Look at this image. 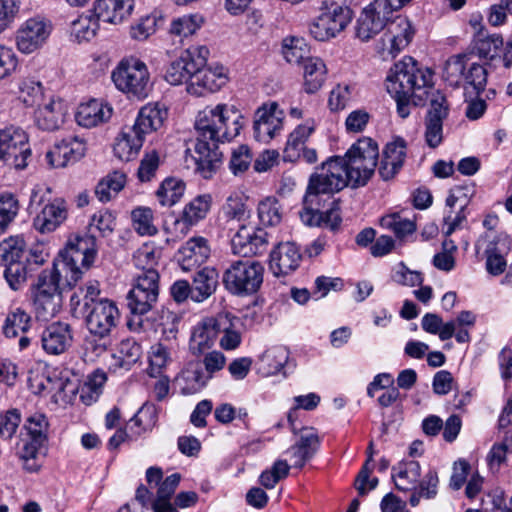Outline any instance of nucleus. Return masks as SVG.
Returning <instances> with one entry per match:
<instances>
[{
	"instance_id": "obj_58",
	"label": "nucleus",
	"mask_w": 512,
	"mask_h": 512,
	"mask_svg": "<svg viewBox=\"0 0 512 512\" xmlns=\"http://www.w3.org/2000/svg\"><path fill=\"white\" fill-rule=\"evenodd\" d=\"M160 156L156 150L146 152L138 168V178L141 182H148L155 176L159 168Z\"/></svg>"
},
{
	"instance_id": "obj_2",
	"label": "nucleus",
	"mask_w": 512,
	"mask_h": 512,
	"mask_svg": "<svg viewBox=\"0 0 512 512\" xmlns=\"http://www.w3.org/2000/svg\"><path fill=\"white\" fill-rule=\"evenodd\" d=\"M97 255L96 237L92 234L76 236L69 240L65 249L59 253L51 269L43 270L37 283L32 287L33 307L37 319L48 321L61 309L62 294L60 278L66 273V285L73 287L81 279L84 270H88Z\"/></svg>"
},
{
	"instance_id": "obj_28",
	"label": "nucleus",
	"mask_w": 512,
	"mask_h": 512,
	"mask_svg": "<svg viewBox=\"0 0 512 512\" xmlns=\"http://www.w3.org/2000/svg\"><path fill=\"white\" fill-rule=\"evenodd\" d=\"M72 334L70 325L54 322L47 326L41 335L43 349L52 355H59L71 345Z\"/></svg>"
},
{
	"instance_id": "obj_19",
	"label": "nucleus",
	"mask_w": 512,
	"mask_h": 512,
	"mask_svg": "<svg viewBox=\"0 0 512 512\" xmlns=\"http://www.w3.org/2000/svg\"><path fill=\"white\" fill-rule=\"evenodd\" d=\"M227 81L223 66L202 67L192 74L191 82L187 84V92L200 97L207 93L218 91Z\"/></svg>"
},
{
	"instance_id": "obj_5",
	"label": "nucleus",
	"mask_w": 512,
	"mask_h": 512,
	"mask_svg": "<svg viewBox=\"0 0 512 512\" xmlns=\"http://www.w3.org/2000/svg\"><path fill=\"white\" fill-rule=\"evenodd\" d=\"M166 117L167 111L157 104L142 107L134 125L123 130L116 138L113 147L115 156L122 161L132 160L141 149L145 135L161 128Z\"/></svg>"
},
{
	"instance_id": "obj_11",
	"label": "nucleus",
	"mask_w": 512,
	"mask_h": 512,
	"mask_svg": "<svg viewBox=\"0 0 512 512\" xmlns=\"http://www.w3.org/2000/svg\"><path fill=\"white\" fill-rule=\"evenodd\" d=\"M26 434H22L23 445L19 450V456L24 461V467L29 472H36L39 465L35 459L45 448L48 441L49 422L41 413H35L28 417L23 425Z\"/></svg>"
},
{
	"instance_id": "obj_60",
	"label": "nucleus",
	"mask_w": 512,
	"mask_h": 512,
	"mask_svg": "<svg viewBox=\"0 0 512 512\" xmlns=\"http://www.w3.org/2000/svg\"><path fill=\"white\" fill-rule=\"evenodd\" d=\"M184 380L186 385L181 388V392L184 395H190L205 387L210 380V376H207L201 369H195L187 371Z\"/></svg>"
},
{
	"instance_id": "obj_26",
	"label": "nucleus",
	"mask_w": 512,
	"mask_h": 512,
	"mask_svg": "<svg viewBox=\"0 0 512 512\" xmlns=\"http://www.w3.org/2000/svg\"><path fill=\"white\" fill-rule=\"evenodd\" d=\"M320 207L314 206L310 209L303 206L300 212L302 222L308 226L326 227L331 231H338L342 223L339 200L333 199L331 206L325 212L320 211Z\"/></svg>"
},
{
	"instance_id": "obj_40",
	"label": "nucleus",
	"mask_w": 512,
	"mask_h": 512,
	"mask_svg": "<svg viewBox=\"0 0 512 512\" xmlns=\"http://www.w3.org/2000/svg\"><path fill=\"white\" fill-rule=\"evenodd\" d=\"M212 197L209 194L199 195L191 200L183 209L181 221L186 226H193L204 219L210 210Z\"/></svg>"
},
{
	"instance_id": "obj_29",
	"label": "nucleus",
	"mask_w": 512,
	"mask_h": 512,
	"mask_svg": "<svg viewBox=\"0 0 512 512\" xmlns=\"http://www.w3.org/2000/svg\"><path fill=\"white\" fill-rule=\"evenodd\" d=\"M134 0H96L94 13L99 21L120 24L130 16Z\"/></svg>"
},
{
	"instance_id": "obj_50",
	"label": "nucleus",
	"mask_w": 512,
	"mask_h": 512,
	"mask_svg": "<svg viewBox=\"0 0 512 512\" xmlns=\"http://www.w3.org/2000/svg\"><path fill=\"white\" fill-rule=\"evenodd\" d=\"M164 18L160 12H153L150 15L142 17L140 21L131 27V36L136 40H146L155 33L156 29L162 25Z\"/></svg>"
},
{
	"instance_id": "obj_44",
	"label": "nucleus",
	"mask_w": 512,
	"mask_h": 512,
	"mask_svg": "<svg viewBox=\"0 0 512 512\" xmlns=\"http://www.w3.org/2000/svg\"><path fill=\"white\" fill-rule=\"evenodd\" d=\"M30 327V315L22 308H16L7 314L2 329L7 338H16L26 333Z\"/></svg>"
},
{
	"instance_id": "obj_55",
	"label": "nucleus",
	"mask_w": 512,
	"mask_h": 512,
	"mask_svg": "<svg viewBox=\"0 0 512 512\" xmlns=\"http://www.w3.org/2000/svg\"><path fill=\"white\" fill-rule=\"evenodd\" d=\"M202 23L203 18L198 14L184 15L171 23L170 32L174 35L187 37L194 34Z\"/></svg>"
},
{
	"instance_id": "obj_24",
	"label": "nucleus",
	"mask_w": 512,
	"mask_h": 512,
	"mask_svg": "<svg viewBox=\"0 0 512 512\" xmlns=\"http://www.w3.org/2000/svg\"><path fill=\"white\" fill-rule=\"evenodd\" d=\"M406 149V141L399 136L385 145L378 168V173L384 181L394 178L401 170L406 158Z\"/></svg>"
},
{
	"instance_id": "obj_17",
	"label": "nucleus",
	"mask_w": 512,
	"mask_h": 512,
	"mask_svg": "<svg viewBox=\"0 0 512 512\" xmlns=\"http://www.w3.org/2000/svg\"><path fill=\"white\" fill-rule=\"evenodd\" d=\"M284 112L276 102L265 103L254 115V137L259 142L267 143L283 128Z\"/></svg>"
},
{
	"instance_id": "obj_31",
	"label": "nucleus",
	"mask_w": 512,
	"mask_h": 512,
	"mask_svg": "<svg viewBox=\"0 0 512 512\" xmlns=\"http://www.w3.org/2000/svg\"><path fill=\"white\" fill-rule=\"evenodd\" d=\"M67 218V208L63 200H55L45 205L34 218L33 226L41 233L55 231Z\"/></svg>"
},
{
	"instance_id": "obj_25",
	"label": "nucleus",
	"mask_w": 512,
	"mask_h": 512,
	"mask_svg": "<svg viewBox=\"0 0 512 512\" xmlns=\"http://www.w3.org/2000/svg\"><path fill=\"white\" fill-rule=\"evenodd\" d=\"M320 443V437L314 428H302L298 440L286 451L290 455L293 467L303 468L317 453Z\"/></svg>"
},
{
	"instance_id": "obj_61",
	"label": "nucleus",
	"mask_w": 512,
	"mask_h": 512,
	"mask_svg": "<svg viewBox=\"0 0 512 512\" xmlns=\"http://www.w3.org/2000/svg\"><path fill=\"white\" fill-rule=\"evenodd\" d=\"M252 161L251 152L246 145H240L232 152L229 168L234 175L245 172Z\"/></svg>"
},
{
	"instance_id": "obj_9",
	"label": "nucleus",
	"mask_w": 512,
	"mask_h": 512,
	"mask_svg": "<svg viewBox=\"0 0 512 512\" xmlns=\"http://www.w3.org/2000/svg\"><path fill=\"white\" fill-rule=\"evenodd\" d=\"M353 0H329L323 3L321 13L310 24L314 39L326 41L344 30L353 17L350 5Z\"/></svg>"
},
{
	"instance_id": "obj_63",
	"label": "nucleus",
	"mask_w": 512,
	"mask_h": 512,
	"mask_svg": "<svg viewBox=\"0 0 512 512\" xmlns=\"http://www.w3.org/2000/svg\"><path fill=\"white\" fill-rule=\"evenodd\" d=\"M470 55L462 53L451 56L445 63L444 73L447 79L464 77Z\"/></svg>"
},
{
	"instance_id": "obj_46",
	"label": "nucleus",
	"mask_w": 512,
	"mask_h": 512,
	"mask_svg": "<svg viewBox=\"0 0 512 512\" xmlns=\"http://www.w3.org/2000/svg\"><path fill=\"white\" fill-rule=\"evenodd\" d=\"M282 55L290 64L304 63L309 56V48L303 38L290 36L282 40Z\"/></svg>"
},
{
	"instance_id": "obj_8",
	"label": "nucleus",
	"mask_w": 512,
	"mask_h": 512,
	"mask_svg": "<svg viewBox=\"0 0 512 512\" xmlns=\"http://www.w3.org/2000/svg\"><path fill=\"white\" fill-rule=\"evenodd\" d=\"M264 271V266L259 261L236 260L223 271L222 284L231 295L252 296L263 284Z\"/></svg>"
},
{
	"instance_id": "obj_27",
	"label": "nucleus",
	"mask_w": 512,
	"mask_h": 512,
	"mask_svg": "<svg viewBox=\"0 0 512 512\" xmlns=\"http://www.w3.org/2000/svg\"><path fill=\"white\" fill-rule=\"evenodd\" d=\"M386 27L385 37L390 43L389 53L395 57L412 41L415 29L409 19L401 15L391 18Z\"/></svg>"
},
{
	"instance_id": "obj_43",
	"label": "nucleus",
	"mask_w": 512,
	"mask_h": 512,
	"mask_svg": "<svg viewBox=\"0 0 512 512\" xmlns=\"http://www.w3.org/2000/svg\"><path fill=\"white\" fill-rule=\"evenodd\" d=\"M125 183L126 175L120 171H113L99 181L95 195L101 202H108L124 188Z\"/></svg>"
},
{
	"instance_id": "obj_18",
	"label": "nucleus",
	"mask_w": 512,
	"mask_h": 512,
	"mask_svg": "<svg viewBox=\"0 0 512 512\" xmlns=\"http://www.w3.org/2000/svg\"><path fill=\"white\" fill-rule=\"evenodd\" d=\"M233 253L245 258L261 255L267 250L268 233L263 228L254 230L241 225L231 240Z\"/></svg>"
},
{
	"instance_id": "obj_39",
	"label": "nucleus",
	"mask_w": 512,
	"mask_h": 512,
	"mask_svg": "<svg viewBox=\"0 0 512 512\" xmlns=\"http://www.w3.org/2000/svg\"><path fill=\"white\" fill-rule=\"evenodd\" d=\"M487 70L480 64L472 63L464 74L465 99L479 96L487 84Z\"/></svg>"
},
{
	"instance_id": "obj_1",
	"label": "nucleus",
	"mask_w": 512,
	"mask_h": 512,
	"mask_svg": "<svg viewBox=\"0 0 512 512\" xmlns=\"http://www.w3.org/2000/svg\"><path fill=\"white\" fill-rule=\"evenodd\" d=\"M434 72L405 56L391 67L386 78V89L396 102L398 115L405 119L412 107L429 104L425 115V141L430 148L443 140V122L449 116L450 105L446 96L433 89Z\"/></svg>"
},
{
	"instance_id": "obj_37",
	"label": "nucleus",
	"mask_w": 512,
	"mask_h": 512,
	"mask_svg": "<svg viewBox=\"0 0 512 512\" xmlns=\"http://www.w3.org/2000/svg\"><path fill=\"white\" fill-rule=\"evenodd\" d=\"M421 475V467L417 461L399 463L392 468V479L399 491H413L417 489V483Z\"/></svg>"
},
{
	"instance_id": "obj_49",
	"label": "nucleus",
	"mask_w": 512,
	"mask_h": 512,
	"mask_svg": "<svg viewBox=\"0 0 512 512\" xmlns=\"http://www.w3.org/2000/svg\"><path fill=\"white\" fill-rule=\"evenodd\" d=\"M185 183L176 178H166L156 191V197L162 206H172L183 196Z\"/></svg>"
},
{
	"instance_id": "obj_16",
	"label": "nucleus",
	"mask_w": 512,
	"mask_h": 512,
	"mask_svg": "<svg viewBox=\"0 0 512 512\" xmlns=\"http://www.w3.org/2000/svg\"><path fill=\"white\" fill-rule=\"evenodd\" d=\"M232 326L227 315L218 314L216 317H207L200 321L192 331L190 350L193 354H202L210 349L222 330Z\"/></svg>"
},
{
	"instance_id": "obj_47",
	"label": "nucleus",
	"mask_w": 512,
	"mask_h": 512,
	"mask_svg": "<svg viewBox=\"0 0 512 512\" xmlns=\"http://www.w3.org/2000/svg\"><path fill=\"white\" fill-rule=\"evenodd\" d=\"M382 228L390 230L396 238L404 239L406 236L413 234L417 225L414 220L402 217L399 213H391L380 219Z\"/></svg>"
},
{
	"instance_id": "obj_48",
	"label": "nucleus",
	"mask_w": 512,
	"mask_h": 512,
	"mask_svg": "<svg viewBox=\"0 0 512 512\" xmlns=\"http://www.w3.org/2000/svg\"><path fill=\"white\" fill-rule=\"evenodd\" d=\"M98 29L99 20L95 16V13L93 15H80L71 22V36H73L78 43L93 39Z\"/></svg>"
},
{
	"instance_id": "obj_62",
	"label": "nucleus",
	"mask_w": 512,
	"mask_h": 512,
	"mask_svg": "<svg viewBox=\"0 0 512 512\" xmlns=\"http://www.w3.org/2000/svg\"><path fill=\"white\" fill-rule=\"evenodd\" d=\"M21 423V414L17 409L8 410L6 413H0V437L10 439L15 434Z\"/></svg>"
},
{
	"instance_id": "obj_33",
	"label": "nucleus",
	"mask_w": 512,
	"mask_h": 512,
	"mask_svg": "<svg viewBox=\"0 0 512 512\" xmlns=\"http://www.w3.org/2000/svg\"><path fill=\"white\" fill-rule=\"evenodd\" d=\"M142 356V347L134 339H124L119 343L117 352L112 355V362L109 364V370L117 373L118 371H129Z\"/></svg>"
},
{
	"instance_id": "obj_6",
	"label": "nucleus",
	"mask_w": 512,
	"mask_h": 512,
	"mask_svg": "<svg viewBox=\"0 0 512 512\" xmlns=\"http://www.w3.org/2000/svg\"><path fill=\"white\" fill-rule=\"evenodd\" d=\"M341 160L348 185L353 188L365 186L371 179L379 157L378 144L372 138L363 137L354 143L344 156H332Z\"/></svg>"
},
{
	"instance_id": "obj_51",
	"label": "nucleus",
	"mask_w": 512,
	"mask_h": 512,
	"mask_svg": "<svg viewBox=\"0 0 512 512\" xmlns=\"http://www.w3.org/2000/svg\"><path fill=\"white\" fill-rule=\"evenodd\" d=\"M19 212L18 199L11 193L0 195V233H4Z\"/></svg>"
},
{
	"instance_id": "obj_52",
	"label": "nucleus",
	"mask_w": 512,
	"mask_h": 512,
	"mask_svg": "<svg viewBox=\"0 0 512 512\" xmlns=\"http://www.w3.org/2000/svg\"><path fill=\"white\" fill-rule=\"evenodd\" d=\"M19 99L28 107L39 106L43 98V86L35 79H24L19 87Z\"/></svg>"
},
{
	"instance_id": "obj_13",
	"label": "nucleus",
	"mask_w": 512,
	"mask_h": 512,
	"mask_svg": "<svg viewBox=\"0 0 512 512\" xmlns=\"http://www.w3.org/2000/svg\"><path fill=\"white\" fill-rule=\"evenodd\" d=\"M26 242L21 236H10L0 242V265L5 267L4 277L13 290H18L26 281Z\"/></svg>"
},
{
	"instance_id": "obj_56",
	"label": "nucleus",
	"mask_w": 512,
	"mask_h": 512,
	"mask_svg": "<svg viewBox=\"0 0 512 512\" xmlns=\"http://www.w3.org/2000/svg\"><path fill=\"white\" fill-rule=\"evenodd\" d=\"M353 86L338 84L330 92L328 106L331 111L337 112L349 106L353 99Z\"/></svg>"
},
{
	"instance_id": "obj_38",
	"label": "nucleus",
	"mask_w": 512,
	"mask_h": 512,
	"mask_svg": "<svg viewBox=\"0 0 512 512\" xmlns=\"http://www.w3.org/2000/svg\"><path fill=\"white\" fill-rule=\"evenodd\" d=\"M326 66L317 57H310L304 62V89L312 94L318 91L326 79Z\"/></svg>"
},
{
	"instance_id": "obj_59",
	"label": "nucleus",
	"mask_w": 512,
	"mask_h": 512,
	"mask_svg": "<svg viewBox=\"0 0 512 512\" xmlns=\"http://www.w3.org/2000/svg\"><path fill=\"white\" fill-rule=\"evenodd\" d=\"M116 225V218L109 210H100L91 217L89 223L90 230L95 228L102 237L110 235Z\"/></svg>"
},
{
	"instance_id": "obj_4",
	"label": "nucleus",
	"mask_w": 512,
	"mask_h": 512,
	"mask_svg": "<svg viewBox=\"0 0 512 512\" xmlns=\"http://www.w3.org/2000/svg\"><path fill=\"white\" fill-rule=\"evenodd\" d=\"M133 262L142 272L127 295V307L133 315L141 316L148 313L158 299L159 273L154 268L157 264L156 251L144 245L134 253Z\"/></svg>"
},
{
	"instance_id": "obj_42",
	"label": "nucleus",
	"mask_w": 512,
	"mask_h": 512,
	"mask_svg": "<svg viewBox=\"0 0 512 512\" xmlns=\"http://www.w3.org/2000/svg\"><path fill=\"white\" fill-rule=\"evenodd\" d=\"M190 61V54L183 52L178 59L168 66L165 73L166 81L171 85L191 82L192 74L195 73V71L190 67L192 64Z\"/></svg>"
},
{
	"instance_id": "obj_41",
	"label": "nucleus",
	"mask_w": 512,
	"mask_h": 512,
	"mask_svg": "<svg viewBox=\"0 0 512 512\" xmlns=\"http://www.w3.org/2000/svg\"><path fill=\"white\" fill-rule=\"evenodd\" d=\"M289 359V351L283 346H274L267 349L260 357V369L266 375H274L281 371Z\"/></svg>"
},
{
	"instance_id": "obj_21",
	"label": "nucleus",
	"mask_w": 512,
	"mask_h": 512,
	"mask_svg": "<svg viewBox=\"0 0 512 512\" xmlns=\"http://www.w3.org/2000/svg\"><path fill=\"white\" fill-rule=\"evenodd\" d=\"M208 240L204 237H192L176 252L175 259L183 271L199 268L210 256Z\"/></svg>"
},
{
	"instance_id": "obj_10",
	"label": "nucleus",
	"mask_w": 512,
	"mask_h": 512,
	"mask_svg": "<svg viewBox=\"0 0 512 512\" xmlns=\"http://www.w3.org/2000/svg\"><path fill=\"white\" fill-rule=\"evenodd\" d=\"M116 88L129 98L143 100L151 91L150 74L144 62L136 58L124 59L112 71Z\"/></svg>"
},
{
	"instance_id": "obj_12",
	"label": "nucleus",
	"mask_w": 512,
	"mask_h": 512,
	"mask_svg": "<svg viewBox=\"0 0 512 512\" xmlns=\"http://www.w3.org/2000/svg\"><path fill=\"white\" fill-rule=\"evenodd\" d=\"M31 158L28 135L22 128L9 125L0 129V162L16 170H24Z\"/></svg>"
},
{
	"instance_id": "obj_23",
	"label": "nucleus",
	"mask_w": 512,
	"mask_h": 512,
	"mask_svg": "<svg viewBox=\"0 0 512 512\" xmlns=\"http://www.w3.org/2000/svg\"><path fill=\"white\" fill-rule=\"evenodd\" d=\"M85 144L76 136H69L56 142L46 153V159L51 167H66L77 162L84 156Z\"/></svg>"
},
{
	"instance_id": "obj_53",
	"label": "nucleus",
	"mask_w": 512,
	"mask_h": 512,
	"mask_svg": "<svg viewBox=\"0 0 512 512\" xmlns=\"http://www.w3.org/2000/svg\"><path fill=\"white\" fill-rule=\"evenodd\" d=\"M133 227L140 235L152 236L157 233L153 224V212L147 207H138L131 212Z\"/></svg>"
},
{
	"instance_id": "obj_57",
	"label": "nucleus",
	"mask_w": 512,
	"mask_h": 512,
	"mask_svg": "<svg viewBox=\"0 0 512 512\" xmlns=\"http://www.w3.org/2000/svg\"><path fill=\"white\" fill-rule=\"evenodd\" d=\"M474 194L475 188L473 184L455 186L450 189L446 205L450 209H453L456 205H459L461 208H467Z\"/></svg>"
},
{
	"instance_id": "obj_45",
	"label": "nucleus",
	"mask_w": 512,
	"mask_h": 512,
	"mask_svg": "<svg viewBox=\"0 0 512 512\" xmlns=\"http://www.w3.org/2000/svg\"><path fill=\"white\" fill-rule=\"evenodd\" d=\"M257 214L260 224L274 227L282 221L283 206L275 197H267L259 202Z\"/></svg>"
},
{
	"instance_id": "obj_64",
	"label": "nucleus",
	"mask_w": 512,
	"mask_h": 512,
	"mask_svg": "<svg viewBox=\"0 0 512 512\" xmlns=\"http://www.w3.org/2000/svg\"><path fill=\"white\" fill-rule=\"evenodd\" d=\"M392 279L403 286L414 287L423 283L422 273L410 270L403 262L398 264V268L392 275Z\"/></svg>"
},
{
	"instance_id": "obj_30",
	"label": "nucleus",
	"mask_w": 512,
	"mask_h": 512,
	"mask_svg": "<svg viewBox=\"0 0 512 512\" xmlns=\"http://www.w3.org/2000/svg\"><path fill=\"white\" fill-rule=\"evenodd\" d=\"M113 113V108L103 101L92 99L79 105L75 118L80 126L92 128L107 122Z\"/></svg>"
},
{
	"instance_id": "obj_36",
	"label": "nucleus",
	"mask_w": 512,
	"mask_h": 512,
	"mask_svg": "<svg viewBox=\"0 0 512 512\" xmlns=\"http://www.w3.org/2000/svg\"><path fill=\"white\" fill-rule=\"evenodd\" d=\"M315 129L313 120L306 121L305 124L298 125L289 135L285 149L283 151V159L287 162H295L301 158V151L305 147V142Z\"/></svg>"
},
{
	"instance_id": "obj_3",
	"label": "nucleus",
	"mask_w": 512,
	"mask_h": 512,
	"mask_svg": "<svg viewBox=\"0 0 512 512\" xmlns=\"http://www.w3.org/2000/svg\"><path fill=\"white\" fill-rule=\"evenodd\" d=\"M243 115L231 105L217 104L207 106L199 111L195 120L196 171L204 178L210 179L222 165L223 153L219 143L229 142L243 128Z\"/></svg>"
},
{
	"instance_id": "obj_34",
	"label": "nucleus",
	"mask_w": 512,
	"mask_h": 512,
	"mask_svg": "<svg viewBox=\"0 0 512 512\" xmlns=\"http://www.w3.org/2000/svg\"><path fill=\"white\" fill-rule=\"evenodd\" d=\"M502 46L503 39L500 35L489 34L484 28L480 27L474 35L468 54L470 56L475 54L480 58L493 59L498 55Z\"/></svg>"
},
{
	"instance_id": "obj_15",
	"label": "nucleus",
	"mask_w": 512,
	"mask_h": 512,
	"mask_svg": "<svg viewBox=\"0 0 512 512\" xmlns=\"http://www.w3.org/2000/svg\"><path fill=\"white\" fill-rule=\"evenodd\" d=\"M89 332L100 339L107 338L117 326L119 310L112 300L103 299L87 309L80 310Z\"/></svg>"
},
{
	"instance_id": "obj_22",
	"label": "nucleus",
	"mask_w": 512,
	"mask_h": 512,
	"mask_svg": "<svg viewBox=\"0 0 512 512\" xmlns=\"http://www.w3.org/2000/svg\"><path fill=\"white\" fill-rule=\"evenodd\" d=\"M302 261V254L294 242H281L270 253V269L279 277L294 272Z\"/></svg>"
},
{
	"instance_id": "obj_20",
	"label": "nucleus",
	"mask_w": 512,
	"mask_h": 512,
	"mask_svg": "<svg viewBox=\"0 0 512 512\" xmlns=\"http://www.w3.org/2000/svg\"><path fill=\"white\" fill-rule=\"evenodd\" d=\"M50 32V26L45 21L28 19L17 32V47L23 53H32L45 43Z\"/></svg>"
},
{
	"instance_id": "obj_7",
	"label": "nucleus",
	"mask_w": 512,
	"mask_h": 512,
	"mask_svg": "<svg viewBox=\"0 0 512 512\" xmlns=\"http://www.w3.org/2000/svg\"><path fill=\"white\" fill-rule=\"evenodd\" d=\"M341 160L328 158L319 167H316L308 179L303 197V206H322L323 197L330 198L348 186L345 170L340 164Z\"/></svg>"
},
{
	"instance_id": "obj_32",
	"label": "nucleus",
	"mask_w": 512,
	"mask_h": 512,
	"mask_svg": "<svg viewBox=\"0 0 512 512\" xmlns=\"http://www.w3.org/2000/svg\"><path fill=\"white\" fill-rule=\"evenodd\" d=\"M66 113L64 101L52 99L35 111V123L42 130L54 131L63 124Z\"/></svg>"
},
{
	"instance_id": "obj_14",
	"label": "nucleus",
	"mask_w": 512,
	"mask_h": 512,
	"mask_svg": "<svg viewBox=\"0 0 512 512\" xmlns=\"http://www.w3.org/2000/svg\"><path fill=\"white\" fill-rule=\"evenodd\" d=\"M395 12L389 0H374L363 9L357 20L356 35L362 41H368L387 26Z\"/></svg>"
},
{
	"instance_id": "obj_35",
	"label": "nucleus",
	"mask_w": 512,
	"mask_h": 512,
	"mask_svg": "<svg viewBox=\"0 0 512 512\" xmlns=\"http://www.w3.org/2000/svg\"><path fill=\"white\" fill-rule=\"evenodd\" d=\"M219 284V274L214 268L204 267L193 277L192 300L203 302L213 295Z\"/></svg>"
},
{
	"instance_id": "obj_54",
	"label": "nucleus",
	"mask_w": 512,
	"mask_h": 512,
	"mask_svg": "<svg viewBox=\"0 0 512 512\" xmlns=\"http://www.w3.org/2000/svg\"><path fill=\"white\" fill-rule=\"evenodd\" d=\"M171 361V348L163 343H156L151 346L149 357V375L156 377L161 369L166 367Z\"/></svg>"
}]
</instances>
